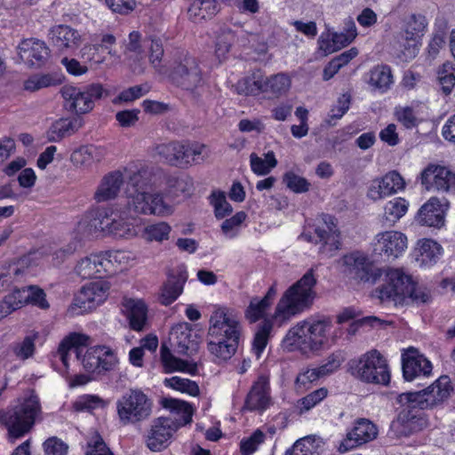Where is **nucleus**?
<instances>
[{
	"mask_svg": "<svg viewBox=\"0 0 455 455\" xmlns=\"http://www.w3.org/2000/svg\"><path fill=\"white\" fill-rule=\"evenodd\" d=\"M316 282L315 269L311 267L284 291L275 307L272 320L265 319L255 333L252 345L257 357H259L267 344L273 323L282 326L295 315L310 307L315 297L314 289Z\"/></svg>",
	"mask_w": 455,
	"mask_h": 455,
	"instance_id": "obj_1",
	"label": "nucleus"
},
{
	"mask_svg": "<svg viewBox=\"0 0 455 455\" xmlns=\"http://www.w3.org/2000/svg\"><path fill=\"white\" fill-rule=\"evenodd\" d=\"M162 404L170 410V415L159 417L152 422L147 445L153 451L165 448L173 433L192 421L194 412L191 404L182 400L165 398Z\"/></svg>",
	"mask_w": 455,
	"mask_h": 455,
	"instance_id": "obj_2",
	"label": "nucleus"
},
{
	"mask_svg": "<svg viewBox=\"0 0 455 455\" xmlns=\"http://www.w3.org/2000/svg\"><path fill=\"white\" fill-rule=\"evenodd\" d=\"M374 295L381 301H393L395 305L411 302L427 303L429 292L420 287H417L411 276L402 269L390 268L386 273L385 283L374 291Z\"/></svg>",
	"mask_w": 455,
	"mask_h": 455,
	"instance_id": "obj_3",
	"label": "nucleus"
},
{
	"mask_svg": "<svg viewBox=\"0 0 455 455\" xmlns=\"http://www.w3.org/2000/svg\"><path fill=\"white\" fill-rule=\"evenodd\" d=\"M42 414L40 399L34 390H28L17 403L0 416L10 437L20 438L30 431Z\"/></svg>",
	"mask_w": 455,
	"mask_h": 455,
	"instance_id": "obj_4",
	"label": "nucleus"
},
{
	"mask_svg": "<svg viewBox=\"0 0 455 455\" xmlns=\"http://www.w3.org/2000/svg\"><path fill=\"white\" fill-rule=\"evenodd\" d=\"M331 328L329 319H307L295 324L283 339L286 347L299 349L303 354L318 351L327 341Z\"/></svg>",
	"mask_w": 455,
	"mask_h": 455,
	"instance_id": "obj_5",
	"label": "nucleus"
},
{
	"mask_svg": "<svg viewBox=\"0 0 455 455\" xmlns=\"http://www.w3.org/2000/svg\"><path fill=\"white\" fill-rule=\"evenodd\" d=\"M206 148L196 141H170L156 146V153L171 165L188 167L204 161Z\"/></svg>",
	"mask_w": 455,
	"mask_h": 455,
	"instance_id": "obj_6",
	"label": "nucleus"
},
{
	"mask_svg": "<svg viewBox=\"0 0 455 455\" xmlns=\"http://www.w3.org/2000/svg\"><path fill=\"white\" fill-rule=\"evenodd\" d=\"M153 403L140 389L132 388L116 401V412L122 425L136 424L149 418Z\"/></svg>",
	"mask_w": 455,
	"mask_h": 455,
	"instance_id": "obj_7",
	"label": "nucleus"
},
{
	"mask_svg": "<svg viewBox=\"0 0 455 455\" xmlns=\"http://www.w3.org/2000/svg\"><path fill=\"white\" fill-rule=\"evenodd\" d=\"M170 78L176 86L194 96L199 95V90L204 84L198 60L188 54L174 60L171 67Z\"/></svg>",
	"mask_w": 455,
	"mask_h": 455,
	"instance_id": "obj_8",
	"label": "nucleus"
},
{
	"mask_svg": "<svg viewBox=\"0 0 455 455\" xmlns=\"http://www.w3.org/2000/svg\"><path fill=\"white\" fill-rule=\"evenodd\" d=\"M401 399L400 395L397 400L403 408L392 421L390 428L395 436L406 437L427 427L428 419L424 412L426 409L421 408V404H417L414 397L408 398V401Z\"/></svg>",
	"mask_w": 455,
	"mask_h": 455,
	"instance_id": "obj_9",
	"label": "nucleus"
},
{
	"mask_svg": "<svg viewBox=\"0 0 455 455\" xmlns=\"http://www.w3.org/2000/svg\"><path fill=\"white\" fill-rule=\"evenodd\" d=\"M64 108L77 115L92 110L96 100L101 99L105 92L100 84H92L83 87L65 85L61 88Z\"/></svg>",
	"mask_w": 455,
	"mask_h": 455,
	"instance_id": "obj_10",
	"label": "nucleus"
},
{
	"mask_svg": "<svg viewBox=\"0 0 455 455\" xmlns=\"http://www.w3.org/2000/svg\"><path fill=\"white\" fill-rule=\"evenodd\" d=\"M356 376L367 383L387 385L390 371L386 359L377 350L364 354L356 364Z\"/></svg>",
	"mask_w": 455,
	"mask_h": 455,
	"instance_id": "obj_11",
	"label": "nucleus"
},
{
	"mask_svg": "<svg viewBox=\"0 0 455 455\" xmlns=\"http://www.w3.org/2000/svg\"><path fill=\"white\" fill-rule=\"evenodd\" d=\"M259 40V36L245 30L242 27L235 29L221 28L216 37L215 54L220 60L227 58L233 46L238 48H254V43Z\"/></svg>",
	"mask_w": 455,
	"mask_h": 455,
	"instance_id": "obj_12",
	"label": "nucleus"
},
{
	"mask_svg": "<svg viewBox=\"0 0 455 455\" xmlns=\"http://www.w3.org/2000/svg\"><path fill=\"white\" fill-rule=\"evenodd\" d=\"M453 392L454 389L450 377L443 375L431 386L420 392L401 394V400L408 401V398L412 396L417 400V404H421V408L432 409L448 400Z\"/></svg>",
	"mask_w": 455,
	"mask_h": 455,
	"instance_id": "obj_13",
	"label": "nucleus"
},
{
	"mask_svg": "<svg viewBox=\"0 0 455 455\" xmlns=\"http://www.w3.org/2000/svg\"><path fill=\"white\" fill-rule=\"evenodd\" d=\"M315 237L307 233H303L301 237L308 242L321 243L320 252L327 257H331L333 252L340 247L339 231L337 228V220L331 215L322 216V223L315 228Z\"/></svg>",
	"mask_w": 455,
	"mask_h": 455,
	"instance_id": "obj_14",
	"label": "nucleus"
},
{
	"mask_svg": "<svg viewBox=\"0 0 455 455\" xmlns=\"http://www.w3.org/2000/svg\"><path fill=\"white\" fill-rule=\"evenodd\" d=\"M142 47L148 51L149 62L158 73H164V67L162 65L164 56V48L158 39H148L140 43V35L139 32L132 31L129 35L128 43L125 48V54L129 59H138L139 61L144 58Z\"/></svg>",
	"mask_w": 455,
	"mask_h": 455,
	"instance_id": "obj_15",
	"label": "nucleus"
},
{
	"mask_svg": "<svg viewBox=\"0 0 455 455\" xmlns=\"http://www.w3.org/2000/svg\"><path fill=\"white\" fill-rule=\"evenodd\" d=\"M241 326L237 317L225 308L215 310L210 318L208 335L211 339L239 342Z\"/></svg>",
	"mask_w": 455,
	"mask_h": 455,
	"instance_id": "obj_16",
	"label": "nucleus"
},
{
	"mask_svg": "<svg viewBox=\"0 0 455 455\" xmlns=\"http://www.w3.org/2000/svg\"><path fill=\"white\" fill-rule=\"evenodd\" d=\"M420 182L427 191L455 192V172L445 166L427 165L420 173Z\"/></svg>",
	"mask_w": 455,
	"mask_h": 455,
	"instance_id": "obj_17",
	"label": "nucleus"
},
{
	"mask_svg": "<svg viewBox=\"0 0 455 455\" xmlns=\"http://www.w3.org/2000/svg\"><path fill=\"white\" fill-rule=\"evenodd\" d=\"M408 239L405 234L389 230L379 232L375 235L373 250L376 254L384 256L387 260L395 259L406 250Z\"/></svg>",
	"mask_w": 455,
	"mask_h": 455,
	"instance_id": "obj_18",
	"label": "nucleus"
},
{
	"mask_svg": "<svg viewBox=\"0 0 455 455\" xmlns=\"http://www.w3.org/2000/svg\"><path fill=\"white\" fill-rule=\"evenodd\" d=\"M117 363L118 359L115 353L105 346L88 348L82 359L85 371L97 374L114 370Z\"/></svg>",
	"mask_w": 455,
	"mask_h": 455,
	"instance_id": "obj_19",
	"label": "nucleus"
},
{
	"mask_svg": "<svg viewBox=\"0 0 455 455\" xmlns=\"http://www.w3.org/2000/svg\"><path fill=\"white\" fill-rule=\"evenodd\" d=\"M49 40L60 54H71L82 44L78 30L68 25H56L49 30Z\"/></svg>",
	"mask_w": 455,
	"mask_h": 455,
	"instance_id": "obj_20",
	"label": "nucleus"
},
{
	"mask_svg": "<svg viewBox=\"0 0 455 455\" xmlns=\"http://www.w3.org/2000/svg\"><path fill=\"white\" fill-rule=\"evenodd\" d=\"M109 283L99 280L84 286L74 299L72 308L78 307L82 311L92 310L101 304L108 297Z\"/></svg>",
	"mask_w": 455,
	"mask_h": 455,
	"instance_id": "obj_21",
	"label": "nucleus"
},
{
	"mask_svg": "<svg viewBox=\"0 0 455 455\" xmlns=\"http://www.w3.org/2000/svg\"><path fill=\"white\" fill-rule=\"evenodd\" d=\"M271 403L269 379L265 375H260L246 395L243 409L261 412L266 411Z\"/></svg>",
	"mask_w": 455,
	"mask_h": 455,
	"instance_id": "obj_22",
	"label": "nucleus"
},
{
	"mask_svg": "<svg viewBox=\"0 0 455 455\" xmlns=\"http://www.w3.org/2000/svg\"><path fill=\"white\" fill-rule=\"evenodd\" d=\"M405 182L403 177L395 171L387 172L381 179L372 180L367 191V197L372 201H378L384 197L403 190Z\"/></svg>",
	"mask_w": 455,
	"mask_h": 455,
	"instance_id": "obj_23",
	"label": "nucleus"
},
{
	"mask_svg": "<svg viewBox=\"0 0 455 455\" xmlns=\"http://www.w3.org/2000/svg\"><path fill=\"white\" fill-rule=\"evenodd\" d=\"M377 427L366 419H359L352 430L339 447L340 452H346L377 437Z\"/></svg>",
	"mask_w": 455,
	"mask_h": 455,
	"instance_id": "obj_24",
	"label": "nucleus"
},
{
	"mask_svg": "<svg viewBox=\"0 0 455 455\" xmlns=\"http://www.w3.org/2000/svg\"><path fill=\"white\" fill-rule=\"evenodd\" d=\"M111 264L105 258L103 252L91 254L82 259L76 267V271L84 279L104 277L111 275Z\"/></svg>",
	"mask_w": 455,
	"mask_h": 455,
	"instance_id": "obj_25",
	"label": "nucleus"
},
{
	"mask_svg": "<svg viewBox=\"0 0 455 455\" xmlns=\"http://www.w3.org/2000/svg\"><path fill=\"white\" fill-rule=\"evenodd\" d=\"M18 54L20 60L28 67L40 68L45 63L49 56V49L44 42L29 38L20 44Z\"/></svg>",
	"mask_w": 455,
	"mask_h": 455,
	"instance_id": "obj_26",
	"label": "nucleus"
},
{
	"mask_svg": "<svg viewBox=\"0 0 455 455\" xmlns=\"http://www.w3.org/2000/svg\"><path fill=\"white\" fill-rule=\"evenodd\" d=\"M447 207V204L433 196L419 209L414 220L420 226L441 228L444 224Z\"/></svg>",
	"mask_w": 455,
	"mask_h": 455,
	"instance_id": "obj_27",
	"label": "nucleus"
},
{
	"mask_svg": "<svg viewBox=\"0 0 455 455\" xmlns=\"http://www.w3.org/2000/svg\"><path fill=\"white\" fill-rule=\"evenodd\" d=\"M403 373L406 380H412L419 376H428L432 371V363L423 355L412 347L403 355Z\"/></svg>",
	"mask_w": 455,
	"mask_h": 455,
	"instance_id": "obj_28",
	"label": "nucleus"
},
{
	"mask_svg": "<svg viewBox=\"0 0 455 455\" xmlns=\"http://www.w3.org/2000/svg\"><path fill=\"white\" fill-rule=\"evenodd\" d=\"M188 277L185 266H179L173 273L170 274L161 288L159 296L161 304L168 306L174 302L182 293Z\"/></svg>",
	"mask_w": 455,
	"mask_h": 455,
	"instance_id": "obj_29",
	"label": "nucleus"
},
{
	"mask_svg": "<svg viewBox=\"0 0 455 455\" xmlns=\"http://www.w3.org/2000/svg\"><path fill=\"white\" fill-rule=\"evenodd\" d=\"M343 264L347 267L348 275L357 280L363 282H374L376 279L375 275L373 274L371 262L366 256L359 252H353L344 256Z\"/></svg>",
	"mask_w": 455,
	"mask_h": 455,
	"instance_id": "obj_30",
	"label": "nucleus"
},
{
	"mask_svg": "<svg viewBox=\"0 0 455 455\" xmlns=\"http://www.w3.org/2000/svg\"><path fill=\"white\" fill-rule=\"evenodd\" d=\"M123 184L124 173L121 171H114L106 174L94 193V200L97 203H103L115 199Z\"/></svg>",
	"mask_w": 455,
	"mask_h": 455,
	"instance_id": "obj_31",
	"label": "nucleus"
},
{
	"mask_svg": "<svg viewBox=\"0 0 455 455\" xmlns=\"http://www.w3.org/2000/svg\"><path fill=\"white\" fill-rule=\"evenodd\" d=\"M442 254L441 245L432 239L419 240L415 248V259L420 266H431Z\"/></svg>",
	"mask_w": 455,
	"mask_h": 455,
	"instance_id": "obj_32",
	"label": "nucleus"
},
{
	"mask_svg": "<svg viewBox=\"0 0 455 455\" xmlns=\"http://www.w3.org/2000/svg\"><path fill=\"white\" fill-rule=\"evenodd\" d=\"M160 355L161 362L165 372L180 371L194 375L197 371V366L196 363H192L174 356L170 348L164 343L161 345Z\"/></svg>",
	"mask_w": 455,
	"mask_h": 455,
	"instance_id": "obj_33",
	"label": "nucleus"
},
{
	"mask_svg": "<svg viewBox=\"0 0 455 455\" xmlns=\"http://www.w3.org/2000/svg\"><path fill=\"white\" fill-rule=\"evenodd\" d=\"M89 340V337L81 334V333H71L67 336L60 344L57 356H59L60 360L62 362L64 366L68 367V360L69 356V352L73 350L76 357L79 358L81 354L80 347L86 346Z\"/></svg>",
	"mask_w": 455,
	"mask_h": 455,
	"instance_id": "obj_34",
	"label": "nucleus"
},
{
	"mask_svg": "<svg viewBox=\"0 0 455 455\" xmlns=\"http://www.w3.org/2000/svg\"><path fill=\"white\" fill-rule=\"evenodd\" d=\"M275 295L276 288L275 285H272L262 299L257 297L252 298L245 312L246 318L251 323H255L260 318H263Z\"/></svg>",
	"mask_w": 455,
	"mask_h": 455,
	"instance_id": "obj_35",
	"label": "nucleus"
},
{
	"mask_svg": "<svg viewBox=\"0 0 455 455\" xmlns=\"http://www.w3.org/2000/svg\"><path fill=\"white\" fill-rule=\"evenodd\" d=\"M124 306L127 311L130 326L132 330L140 331L147 322L148 308L140 299H127Z\"/></svg>",
	"mask_w": 455,
	"mask_h": 455,
	"instance_id": "obj_36",
	"label": "nucleus"
},
{
	"mask_svg": "<svg viewBox=\"0 0 455 455\" xmlns=\"http://www.w3.org/2000/svg\"><path fill=\"white\" fill-rule=\"evenodd\" d=\"M82 127L79 118H61L54 122L47 132L49 141H59L71 136Z\"/></svg>",
	"mask_w": 455,
	"mask_h": 455,
	"instance_id": "obj_37",
	"label": "nucleus"
},
{
	"mask_svg": "<svg viewBox=\"0 0 455 455\" xmlns=\"http://www.w3.org/2000/svg\"><path fill=\"white\" fill-rule=\"evenodd\" d=\"M357 36L356 27L354 21L349 20L346 23L344 31L334 33L331 36V43H321L320 48L326 54L331 53L336 50L349 44Z\"/></svg>",
	"mask_w": 455,
	"mask_h": 455,
	"instance_id": "obj_38",
	"label": "nucleus"
},
{
	"mask_svg": "<svg viewBox=\"0 0 455 455\" xmlns=\"http://www.w3.org/2000/svg\"><path fill=\"white\" fill-rule=\"evenodd\" d=\"M409 203L403 197H395L384 206L381 218L383 226L393 227L408 212Z\"/></svg>",
	"mask_w": 455,
	"mask_h": 455,
	"instance_id": "obj_39",
	"label": "nucleus"
},
{
	"mask_svg": "<svg viewBox=\"0 0 455 455\" xmlns=\"http://www.w3.org/2000/svg\"><path fill=\"white\" fill-rule=\"evenodd\" d=\"M264 87L265 77L260 70L243 77L235 84L236 92L244 95H258L264 92Z\"/></svg>",
	"mask_w": 455,
	"mask_h": 455,
	"instance_id": "obj_40",
	"label": "nucleus"
},
{
	"mask_svg": "<svg viewBox=\"0 0 455 455\" xmlns=\"http://www.w3.org/2000/svg\"><path fill=\"white\" fill-rule=\"evenodd\" d=\"M369 84L373 90L385 92L393 84V75L390 67L377 66L370 71Z\"/></svg>",
	"mask_w": 455,
	"mask_h": 455,
	"instance_id": "obj_41",
	"label": "nucleus"
},
{
	"mask_svg": "<svg viewBox=\"0 0 455 455\" xmlns=\"http://www.w3.org/2000/svg\"><path fill=\"white\" fill-rule=\"evenodd\" d=\"M151 204H147L143 201V197H140L138 200H140V202H137L140 208V210H143L146 212H149L150 215H156V216H169L173 212V207L171 204L166 202L164 199V196L159 192L150 193Z\"/></svg>",
	"mask_w": 455,
	"mask_h": 455,
	"instance_id": "obj_42",
	"label": "nucleus"
},
{
	"mask_svg": "<svg viewBox=\"0 0 455 455\" xmlns=\"http://www.w3.org/2000/svg\"><path fill=\"white\" fill-rule=\"evenodd\" d=\"M188 12L195 20L212 17L218 12V0H188Z\"/></svg>",
	"mask_w": 455,
	"mask_h": 455,
	"instance_id": "obj_43",
	"label": "nucleus"
},
{
	"mask_svg": "<svg viewBox=\"0 0 455 455\" xmlns=\"http://www.w3.org/2000/svg\"><path fill=\"white\" fill-rule=\"evenodd\" d=\"M116 212L110 208H99L95 211L94 217L90 221V227L95 231L109 235L115 223Z\"/></svg>",
	"mask_w": 455,
	"mask_h": 455,
	"instance_id": "obj_44",
	"label": "nucleus"
},
{
	"mask_svg": "<svg viewBox=\"0 0 455 455\" xmlns=\"http://www.w3.org/2000/svg\"><path fill=\"white\" fill-rule=\"evenodd\" d=\"M239 342H235L233 339L222 340L211 339L208 342V349L210 353L220 361H227L235 355Z\"/></svg>",
	"mask_w": 455,
	"mask_h": 455,
	"instance_id": "obj_45",
	"label": "nucleus"
},
{
	"mask_svg": "<svg viewBox=\"0 0 455 455\" xmlns=\"http://www.w3.org/2000/svg\"><path fill=\"white\" fill-rule=\"evenodd\" d=\"M250 164L251 171L259 175L264 176L268 174L277 164V160L273 151H269L265 155V159L258 156L257 154L250 155Z\"/></svg>",
	"mask_w": 455,
	"mask_h": 455,
	"instance_id": "obj_46",
	"label": "nucleus"
},
{
	"mask_svg": "<svg viewBox=\"0 0 455 455\" xmlns=\"http://www.w3.org/2000/svg\"><path fill=\"white\" fill-rule=\"evenodd\" d=\"M437 78L443 93L450 94L455 86V65L444 62L437 71Z\"/></svg>",
	"mask_w": 455,
	"mask_h": 455,
	"instance_id": "obj_47",
	"label": "nucleus"
},
{
	"mask_svg": "<svg viewBox=\"0 0 455 455\" xmlns=\"http://www.w3.org/2000/svg\"><path fill=\"white\" fill-rule=\"evenodd\" d=\"M38 338L37 332H33L26 336L21 341L16 342L12 346L14 355L20 360H27L33 356L36 345L35 342Z\"/></svg>",
	"mask_w": 455,
	"mask_h": 455,
	"instance_id": "obj_48",
	"label": "nucleus"
},
{
	"mask_svg": "<svg viewBox=\"0 0 455 455\" xmlns=\"http://www.w3.org/2000/svg\"><path fill=\"white\" fill-rule=\"evenodd\" d=\"M291 86V80L285 74L280 73L265 79L264 92L274 95L285 93Z\"/></svg>",
	"mask_w": 455,
	"mask_h": 455,
	"instance_id": "obj_49",
	"label": "nucleus"
},
{
	"mask_svg": "<svg viewBox=\"0 0 455 455\" xmlns=\"http://www.w3.org/2000/svg\"><path fill=\"white\" fill-rule=\"evenodd\" d=\"M166 387H172L182 393L196 396L199 395V387L196 381L188 379L174 376L164 379Z\"/></svg>",
	"mask_w": 455,
	"mask_h": 455,
	"instance_id": "obj_50",
	"label": "nucleus"
},
{
	"mask_svg": "<svg viewBox=\"0 0 455 455\" xmlns=\"http://www.w3.org/2000/svg\"><path fill=\"white\" fill-rule=\"evenodd\" d=\"M110 229V234L118 238L129 239L138 235L137 227L121 218L120 214L116 212L115 223Z\"/></svg>",
	"mask_w": 455,
	"mask_h": 455,
	"instance_id": "obj_51",
	"label": "nucleus"
},
{
	"mask_svg": "<svg viewBox=\"0 0 455 455\" xmlns=\"http://www.w3.org/2000/svg\"><path fill=\"white\" fill-rule=\"evenodd\" d=\"M284 455H320V452L314 441L310 437H305L296 441Z\"/></svg>",
	"mask_w": 455,
	"mask_h": 455,
	"instance_id": "obj_52",
	"label": "nucleus"
},
{
	"mask_svg": "<svg viewBox=\"0 0 455 455\" xmlns=\"http://www.w3.org/2000/svg\"><path fill=\"white\" fill-rule=\"evenodd\" d=\"M81 58L87 62L101 64L106 60V52L103 45L84 44L80 51Z\"/></svg>",
	"mask_w": 455,
	"mask_h": 455,
	"instance_id": "obj_53",
	"label": "nucleus"
},
{
	"mask_svg": "<svg viewBox=\"0 0 455 455\" xmlns=\"http://www.w3.org/2000/svg\"><path fill=\"white\" fill-rule=\"evenodd\" d=\"M164 184L166 193L172 197H177L188 190L187 181L174 175H164Z\"/></svg>",
	"mask_w": 455,
	"mask_h": 455,
	"instance_id": "obj_54",
	"label": "nucleus"
},
{
	"mask_svg": "<svg viewBox=\"0 0 455 455\" xmlns=\"http://www.w3.org/2000/svg\"><path fill=\"white\" fill-rule=\"evenodd\" d=\"M211 204L214 207V212L217 219H223L229 215L233 209L227 201L224 192L217 191L211 195Z\"/></svg>",
	"mask_w": 455,
	"mask_h": 455,
	"instance_id": "obj_55",
	"label": "nucleus"
},
{
	"mask_svg": "<svg viewBox=\"0 0 455 455\" xmlns=\"http://www.w3.org/2000/svg\"><path fill=\"white\" fill-rule=\"evenodd\" d=\"M144 232L148 240L162 242L168 239L171 227L166 222H158L145 228Z\"/></svg>",
	"mask_w": 455,
	"mask_h": 455,
	"instance_id": "obj_56",
	"label": "nucleus"
},
{
	"mask_svg": "<svg viewBox=\"0 0 455 455\" xmlns=\"http://www.w3.org/2000/svg\"><path fill=\"white\" fill-rule=\"evenodd\" d=\"M246 217L247 215L244 212H238L231 218L224 220L221 224L223 234L228 238L235 237Z\"/></svg>",
	"mask_w": 455,
	"mask_h": 455,
	"instance_id": "obj_57",
	"label": "nucleus"
},
{
	"mask_svg": "<svg viewBox=\"0 0 455 455\" xmlns=\"http://www.w3.org/2000/svg\"><path fill=\"white\" fill-rule=\"evenodd\" d=\"M283 182L288 188L298 194L307 192L310 188V183L305 178L291 172L284 174Z\"/></svg>",
	"mask_w": 455,
	"mask_h": 455,
	"instance_id": "obj_58",
	"label": "nucleus"
},
{
	"mask_svg": "<svg viewBox=\"0 0 455 455\" xmlns=\"http://www.w3.org/2000/svg\"><path fill=\"white\" fill-rule=\"evenodd\" d=\"M321 378L316 368L304 369L297 376L295 379V387L298 390L307 389L311 383Z\"/></svg>",
	"mask_w": 455,
	"mask_h": 455,
	"instance_id": "obj_59",
	"label": "nucleus"
},
{
	"mask_svg": "<svg viewBox=\"0 0 455 455\" xmlns=\"http://www.w3.org/2000/svg\"><path fill=\"white\" fill-rule=\"evenodd\" d=\"M148 92V88L144 85L132 86L126 90H124L119 95L113 100L115 104L119 102H132Z\"/></svg>",
	"mask_w": 455,
	"mask_h": 455,
	"instance_id": "obj_60",
	"label": "nucleus"
},
{
	"mask_svg": "<svg viewBox=\"0 0 455 455\" xmlns=\"http://www.w3.org/2000/svg\"><path fill=\"white\" fill-rule=\"evenodd\" d=\"M28 304H32L44 310L50 307L45 292L37 286H28Z\"/></svg>",
	"mask_w": 455,
	"mask_h": 455,
	"instance_id": "obj_61",
	"label": "nucleus"
},
{
	"mask_svg": "<svg viewBox=\"0 0 455 455\" xmlns=\"http://www.w3.org/2000/svg\"><path fill=\"white\" fill-rule=\"evenodd\" d=\"M264 433L258 429L249 438L243 440L240 444L242 454H252L258 449V446L264 442Z\"/></svg>",
	"mask_w": 455,
	"mask_h": 455,
	"instance_id": "obj_62",
	"label": "nucleus"
},
{
	"mask_svg": "<svg viewBox=\"0 0 455 455\" xmlns=\"http://www.w3.org/2000/svg\"><path fill=\"white\" fill-rule=\"evenodd\" d=\"M103 405V400L92 395L80 396L74 403L73 407L76 411H91Z\"/></svg>",
	"mask_w": 455,
	"mask_h": 455,
	"instance_id": "obj_63",
	"label": "nucleus"
},
{
	"mask_svg": "<svg viewBox=\"0 0 455 455\" xmlns=\"http://www.w3.org/2000/svg\"><path fill=\"white\" fill-rule=\"evenodd\" d=\"M427 26L426 17L421 14H411L406 24V33L411 36L422 34Z\"/></svg>",
	"mask_w": 455,
	"mask_h": 455,
	"instance_id": "obj_64",
	"label": "nucleus"
}]
</instances>
